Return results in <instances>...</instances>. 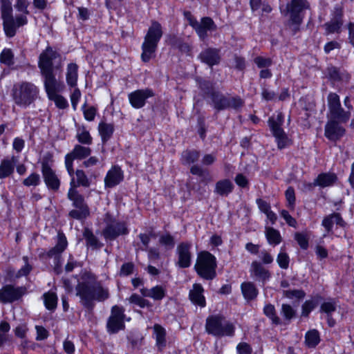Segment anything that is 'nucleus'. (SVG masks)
<instances>
[{"label": "nucleus", "mask_w": 354, "mask_h": 354, "mask_svg": "<svg viewBox=\"0 0 354 354\" xmlns=\"http://www.w3.org/2000/svg\"><path fill=\"white\" fill-rule=\"evenodd\" d=\"M75 290L81 305L88 312L94 310L95 301L104 302L110 297L108 288L104 287L91 271L85 270L80 274Z\"/></svg>", "instance_id": "1"}, {"label": "nucleus", "mask_w": 354, "mask_h": 354, "mask_svg": "<svg viewBox=\"0 0 354 354\" xmlns=\"http://www.w3.org/2000/svg\"><path fill=\"white\" fill-rule=\"evenodd\" d=\"M76 180L74 175L70 182V187L68 191L67 198L72 202V205L75 209L68 212V216L78 221L86 219L90 215V209L86 203L84 196L81 194L77 188L82 186L88 187L90 186V180L82 169H77L75 171Z\"/></svg>", "instance_id": "2"}, {"label": "nucleus", "mask_w": 354, "mask_h": 354, "mask_svg": "<svg viewBox=\"0 0 354 354\" xmlns=\"http://www.w3.org/2000/svg\"><path fill=\"white\" fill-rule=\"evenodd\" d=\"M218 262L216 257L207 250L198 252L194 266L197 275L203 280L212 281L217 277Z\"/></svg>", "instance_id": "3"}, {"label": "nucleus", "mask_w": 354, "mask_h": 354, "mask_svg": "<svg viewBox=\"0 0 354 354\" xmlns=\"http://www.w3.org/2000/svg\"><path fill=\"white\" fill-rule=\"evenodd\" d=\"M38 88L32 82H20L15 84L11 89V97L16 105L26 108L37 98Z\"/></svg>", "instance_id": "4"}, {"label": "nucleus", "mask_w": 354, "mask_h": 354, "mask_svg": "<svg viewBox=\"0 0 354 354\" xmlns=\"http://www.w3.org/2000/svg\"><path fill=\"white\" fill-rule=\"evenodd\" d=\"M205 331L214 337H233L235 335L234 324L226 321L225 317L221 313L209 315L205 320Z\"/></svg>", "instance_id": "5"}, {"label": "nucleus", "mask_w": 354, "mask_h": 354, "mask_svg": "<svg viewBox=\"0 0 354 354\" xmlns=\"http://www.w3.org/2000/svg\"><path fill=\"white\" fill-rule=\"evenodd\" d=\"M162 36V30L160 24L158 21H152L142 44L141 59L144 62H148L154 57Z\"/></svg>", "instance_id": "6"}, {"label": "nucleus", "mask_w": 354, "mask_h": 354, "mask_svg": "<svg viewBox=\"0 0 354 354\" xmlns=\"http://www.w3.org/2000/svg\"><path fill=\"white\" fill-rule=\"evenodd\" d=\"M103 221L105 226L102 231V234L106 241H113L120 236H126L129 234V229L126 221H116L114 215L106 212L104 214Z\"/></svg>", "instance_id": "7"}, {"label": "nucleus", "mask_w": 354, "mask_h": 354, "mask_svg": "<svg viewBox=\"0 0 354 354\" xmlns=\"http://www.w3.org/2000/svg\"><path fill=\"white\" fill-rule=\"evenodd\" d=\"M261 261L254 260L250 266L251 276L264 286L272 278L271 272L264 265L272 264L274 261L273 256L267 250H263L260 255Z\"/></svg>", "instance_id": "8"}, {"label": "nucleus", "mask_w": 354, "mask_h": 354, "mask_svg": "<svg viewBox=\"0 0 354 354\" xmlns=\"http://www.w3.org/2000/svg\"><path fill=\"white\" fill-rule=\"evenodd\" d=\"M59 57V53L55 51L51 47H47L46 49L40 54L38 66L40 68L41 75L44 77V83L57 80L54 74L53 61Z\"/></svg>", "instance_id": "9"}, {"label": "nucleus", "mask_w": 354, "mask_h": 354, "mask_svg": "<svg viewBox=\"0 0 354 354\" xmlns=\"http://www.w3.org/2000/svg\"><path fill=\"white\" fill-rule=\"evenodd\" d=\"M68 247V241L64 232H59L57 240L54 247L49 249L46 252L39 254L40 259L54 258L55 267L54 271L57 274L62 272V268L60 263L61 255Z\"/></svg>", "instance_id": "10"}, {"label": "nucleus", "mask_w": 354, "mask_h": 354, "mask_svg": "<svg viewBox=\"0 0 354 354\" xmlns=\"http://www.w3.org/2000/svg\"><path fill=\"white\" fill-rule=\"evenodd\" d=\"M125 309L122 306L114 305L107 319L106 330L110 334H115L125 328Z\"/></svg>", "instance_id": "11"}, {"label": "nucleus", "mask_w": 354, "mask_h": 354, "mask_svg": "<svg viewBox=\"0 0 354 354\" xmlns=\"http://www.w3.org/2000/svg\"><path fill=\"white\" fill-rule=\"evenodd\" d=\"M212 103L215 109L222 111L227 109H239L243 106L244 102L240 97H227L219 92H212Z\"/></svg>", "instance_id": "12"}, {"label": "nucleus", "mask_w": 354, "mask_h": 354, "mask_svg": "<svg viewBox=\"0 0 354 354\" xmlns=\"http://www.w3.org/2000/svg\"><path fill=\"white\" fill-rule=\"evenodd\" d=\"M344 11L342 7L336 6L331 13L330 19L323 25L325 35L340 34L344 25Z\"/></svg>", "instance_id": "13"}, {"label": "nucleus", "mask_w": 354, "mask_h": 354, "mask_svg": "<svg viewBox=\"0 0 354 354\" xmlns=\"http://www.w3.org/2000/svg\"><path fill=\"white\" fill-rule=\"evenodd\" d=\"M26 292L24 286H15L12 284L3 285L0 288V302L12 304L19 300Z\"/></svg>", "instance_id": "14"}, {"label": "nucleus", "mask_w": 354, "mask_h": 354, "mask_svg": "<svg viewBox=\"0 0 354 354\" xmlns=\"http://www.w3.org/2000/svg\"><path fill=\"white\" fill-rule=\"evenodd\" d=\"M1 12L3 21V28L8 37H13L16 32V26L12 16V3L10 0H1Z\"/></svg>", "instance_id": "15"}, {"label": "nucleus", "mask_w": 354, "mask_h": 354, "mask_svg": "<svg viewBox=\"0 0 354 354\" xmlns=\"http://www.w3.org/2000/svg\"><path fill=\"white\" fill-rule=\"evenodd\" d=\"M192 243L190 241H182L177 245L176 253L177 255L176 266L180 268H188L192 262Z\"/></svg>", "instance_id": "16"}, {"label": "nucleus", "mask_w": 354, "mask_h": 354, "mask_svg": "<svg viewBox=\"0 0 354 354\" xmlns=\"http://www.w3.org/2000/svg\"><path fill=\"white\" fill-rule=\"evenodd\" d=\"M309 8V3L306 0H291L284 8L280 6V11L285 16L289 15V18L303 19L302 12Z\"/></svg>", "instance_id": "17"}, {"label": "nucleus", "mask_w": 354, "mask_h": 354, "mask_svg": "<svg viewBox=\"0 0 354 354\" xmlns=\"http://www.w3.org/2000/svg\"><path fill=\"white\" fill-rule=\"evenodd\" d=\"M41 171L44 182L47 188L53 192L58 191L60 187L61 181L55 171L46 160H43L41 162Z\"/></svg>", "instance_id": "18"}, {"label": "nucleus", "mask_w": 354, "mask_h": 354, "mask_svg": "<svg viewBox=\"0 0 354 354\" xmlns=\"http://www.w3.org/2000/svg\"><path fill=\"white\" fill-rule=\"evenodd\" d=\"M328 105L332 117L341 122H346L350 118V112L345 111L341 106L339 97L331 93L328 96Z\"/></svg>", "instance_id": "19"}, {"label": "nucleus", "mask_w": 354, "mask_h": 354, "mask_svg": "<svg viewBox=\"0 0 354 354\" xmlns=\"http://www.w3.org/2000/svg\"><path fill=\"white\" fill-rule=\"evenodd\" d=\"M44 87L48 98L53 101L59 109H65L68 106L67 100L57 92L62 87L60 82L56 80L48 82H44Z\"/></svg>", "instance_id": "20"}, {"label": "nucleus", "mask_w": 354, "mask_h": 354, "mask_svg": "<svg viewBox=\"0 0 354 354\" xmlns=\"http://www.w3.org/2000/svg\"><path fill=\"white\" fill-rule=\"evenodd\" d=\"M153 95L154 93L153 91L149 88L138 89L130 93L128 95V98L131 105L133 108L140 109L145 105L146 100Z\"/></svg>", "instance_id": "21"}, {"label": "nucleus", "mask_w": 354, "mask_h": 354, "mask_svg": "<svg viewBox=\"0 0 354 354\" xmlns=\"http://www.w3.org/2000/svg\"><path fill=\"white\" fill-rule=\"evenodd\" d=\"M205 289L201 283H194L189 291L188 298L195 306L204 308L207 306L206 298L204 295Z\"/></svg>", "instance_id": "22"}, {"label": "nucleus", "mask_w": 354, "mask_h": 354, "mask_svg": "<svg viewBox=\"0 0 354 354\" xmlns=\"http://www.w3.org/2000/svg\"><path fill=\"white\" fill-rule=\"evenodd\" d=\"M334 223L337 226L344 228L347 225L346 222L344 220L342 215L339 212H333L324 217L322 221V226L328 234L333 232Z\"/></svg>", "instance_id": "23"}, {"label": "nucleus", "mask_w": 354, "mask_h": 354, "mask_svg": "<svg viewBox=\"0 0 354 354\" xmlns=\"http://www.w3.org/2000/svg\"><path fill=\"white\" fill-rule=\"evenodd\" d=\"M124 180V172L119 165H113L107 171L104 178V186L113 188Z\"/></svg>", "instance_id": "24"}, {"label": "nucleus", "mask_w": 354, "mask_h": 354, "mask_svg": "<svg viewBox=\"0 0 354 354\" xmlns=\"http://www.w3.org/2000/svg\"><path fill=\"white\" fill-rule=\"evenodd\" d=\"M198 59L210 67L218 65L221 59L220 50L216 48H207L198 55Z\"/></svg>", "instance_id": "25"}, {"label": "nucleus", "mask_w": 354, "mask_h": 354, "mask_svg": "<svg viewBox=\"0 0 354 354\" xmlns=\"http://www.w3.org/2000/svg\"><path fill=\"white\" fill-rule=\"evenodd\" d=\"M324 300V297L320 293L310 295V298L305 300L301 304V317H309L310 313Z\"/></svg>", "instance_id": "26"}, {"label": "nucleus", "mask_w": 354, "mask_h": 354, "mask_svg": "<svg viewBox=\"0 0 354 354\" xmlns=\"http://www.w3.org/2000/svg\"><path fill=\"white\" fill-rule=\"evenodd\" d=\"M193 28L196 32L199 38L204 41L208 37L207 31L214 30L216 26L214 21L209 17H203L201 21H198Z\"/></svg>", "instance_id": "27"}, {"label": "nucleus", "mask_w": 354, "mask_h": 354, "mask_svg": "<svg viewBox=\"0 0 354 354\" xmlns=\"http://www.w3.org/2000/svg\"><path fill=\"white\" fill-rule=\"evenodd\" d=\"M240 288L244 299L248 302L255 300L259 294V289L252 281L242 282Z\"/></svg>", "instance_id": "28"}, {"label": "nucleus", "mask_w": 354, "mask_h": 354, "mask_svg": "<svg viewBox=\"0 0 354 354\" xmlns=\"http://www.w3.org/2000/svg\"><path fill=\"white\" fill-rule=\"evenodd\" d=\"M153 335L156 339V346L158 351L162 352L167 346L166 329L159 324H155L153 326Z\"/></svg>", "instance_id": "29"}, {"label": "nucleus", "mask_w": 354, "mask_h": 354, "mask_svg": "<svg viewBox=\"0 0 354 354\" xmlns=\"http://www.w3.org/2000/svg\"><path fill=\"white\" fill-rule=\"evenodd\" d=\"M337 176L333 172H322L315 179V184L321 187L333 186L337 181Z\"/></svg>", "instance_id": "30"}, {"label": "nucleus", "mask_w": 354, "mask_h": 354, "mask_svg": "<svg viewBox=\"0 0 354 354\" xmlns=\"http://www.w3.org/2000/svg\"><path fill=\"white\" fill-rule=\"evenodd\" d=\"M234 189V185L232 182L228 178H225L216 183L214 193L221 196H227L233 192Z\"/></svg>", "instance_id": "31"}, {"label": "nucleus", "mask_w": 354, "mask_h": 354, "mask_svg": "<svg viewBox=\"0 0 354 354\" xmlns=\"http://www.w3.org/2000/svg\"><path fill=\"white\" fill-rule=\"evenodd\" d=\"M83 237L86 241V245L93 250L100 249L103 246L98 238L93 234L91 229L84 227L82 232Z\"/></svg>", "instance_id": "32"}, {"label": "nucleus", "mask_w": 354, "mask_h": 354, "mask_svg": "<svg viewBox=\"0 0 354 354\" xmlns=\"http://www.w3.org/2000/svg\"><path fill=\"white\" fill-rule=\"evenodd\" d=\"M16 158L12 156L11 159H3L0 164V179H4L12 175L15 170Z\"/></svg>", "instance_id": "33"}, {"label": "nucleus", "mask_w": 354, "mask_h": 354, "mask_svg": "<svg viewBox=\"0 0 354 354\" xmlns=\"http://www.w3.org/2000/svg\"><path fill=\"white\" fill-rule=\"evenodd\" d=\"M42 299L46 309L52 313L55 312L58 302L57 293L54 291L48 290L43 294Z\"/></svg>", "instance_id": "34"}, {"label": "nucleus", "mask_w": 354, "mask_h": 354, "mask_svg": "<svg viewBox=\"0 0 354 354\" xmlns=\"http://www.w3.org/2000/svg\"><path fill=\"white\" fill-rule=\"evenodd\" d=\"M263 313L270 320L272 325L280 326L283 324L281 319L277 314L274 305L272 304L268 303L265 304L263 308Z\"/></svg>", "instance_id": "35"}, {"label": "nucleus", "mask_w": 354, "mask_h": 354, "mask_svg": "<svg viewBox=\"0 0 354 354\" xmlns=\"http://www.w3.org/2000/svg\"><path fill=\"white\" fill-rule=\"evenodd\" d=\"M283 124V115L280 112L273 114L268 120V125L273 133H284Z\"/></svg>", "instance_id": "36"}, {"label": "nucleus", "mask_w": 354, "mask_h": 354, "mask_svg": "<svg viewBox=\"0 0 354 354\" xmlns=\"http://www.w3.org/2000/svg\"><path fill=\"white\" fill-rule=\"evenodd\" d=\"M265 236L269 245L276 246L282 241V236L279 230L272 227H266Z\"/></svg>", "instance_id": "37"}, {"label": "nucleus", "mask_w": 354, "mask_h": 354, "mask_svg": "<svg viewBox=\"0 0 354 354\" xmlns=\"http://www.w3.org/2000/svg\"><path fill=\"white\" fill-rule=\"evenodd\" d=\"M190 173L192 175L200 177V183L205 185L212 180V177L209 170L207 169H203L198 165H192L190 168Z\"/></svg>", "instance_id": "38"}, {"label": "nucleus", "mask_w": 354, "mask_h": 354, "mask_svg": "<svg viewBox=\"0 0 354 354\" xmlns=\"http://www.w3.org/2000/svg\"><path fill=\"white\" fill-rule=\"evenodd\" d=\"M320 341V335L317 329H311L306 333L304 342L308 348H315Z\"/></svg>", "instance_id": "39"}, {"label": "nucleus", "mask_w": 354, "mask_h": 354, "mask_svg": "<svg viewBox=\"0 0 354 354\" xmlns=\"http://www.w3.org/2000/svg\"><path fill=\"white\" fill-rule=\"evenodd\" d=\"M280 313L286 324H290L297 317V310L289 304H281Z\"/></svg>", "instance_id": "40"}, {"label": "nucleus", "mask_w": 354, "mask_h": 354, "mask_svg": "<svg viewBox=\"0 0 354 354\" xmlns=\"http://www.w3.org/2000/svg\"><path fill=\"white\" fill-rule=\"evenodd\" d=\"M292 134H272L277 148L282 150L290 147L293 145Z\"/></svg>", "instance_id": "41"}, {"label": "nucleus", "mask_w": 354, "mask_h": 354, "mask_svg": "<svg viewBox=\"0 0 354 354\" xmlns=\"http://www.w3.org/2000/svg\"><path fill=\"white\" fill-rule=\"evenodd\" d=\"M77 70L78 66L75 63H71L67 66L66 82L67 84L74 87L77 85Z\"/></svg>", "instance_id": "42"}, {"label": "nucleus", "mask_w": 354, "mask_h": 354, "mask_svg": "<svg viewBox=\"0 0 354 354\" xmlns=\"http://www.w3.org/2000/svg\"><path fill=\"white\" fill-rule=\"evenodd\" d=\"M158 243L165 250H171L174 248L176 241L174 236L169 232H165L159 236Z\"/></svg>", "instance_id": "43"}, {"label": "nucleus", "mask_w": 354, "mask_h": 354, "mask_svg": "<svg viewBox=\"0 0 354 354\" xmlns=\"http://www.w3.org/2000/svg\"><path fill=\"white\" fill-rule=\"evenodd\" d=\"M337 310V304L334 298H328L326 301L320 303L319 312L322 314L331 315Z\"/></svg>", "instance_id": "44"}, {"label": "nucleus", "mask_w": 354, "mask_h": 354, "mask_svg": "<svg viewBox=\"0 0 354 354\" xmlns=\"http://www.w3.org/2000/svg\"><path fill=\"white\" fill-rule=\"evenodd\" d=\"M200 152L197 150L187 149L182 153L181 160L184 165H190L198 161Z\"/></svg>", "instance_id": "45"}, {"label": "nucleus", "mask_w": 354, "mask_h": 354, "mask_svg": "<svg viewBox=\"0 0 354 354\" xmlns=\"http://www.w3.org/2000/svg\"><path fill=\"white\" fill-rule=\"evenodd\" d=\"M129 301L130 304L136 305L141 308L152 307V304L150 301L143 298L136 293H133L129 297Z\"/></svg>", "instance_id": "46"}, {"label": "nucleus", "mask_w": 354, "mask_h": 354, "mask_svg": "<svg viewBox=\"0 0 354 354\" xmlns=\"http://www.w3.org/2000/svg\"><path fill=\"white\" fill-rule=\"evenodd\" d=\"M91 150L89 147L76 145L71 151V154L77 160H82L90 156Z\"/></svg>", "instance_id": "47"}, {"label": "nucleus", "mask_w": 354, "mask_h": 354, "mask_svg": "<svg viewBox=\"0 0 354 354\" xmlns=\"http://www.w3.org/2000/svg\"><path fill=\"white\" fill-rule=\"evenodd\" d=\"M285 197L287 201L286 206L290 210H294L296 205L295 191L293 187L289 186L285 191Z\"/></svg>", "instance_id": "48"}, {"label": "nucleus", "mask_w": 354, "mask_h": 354, "mask_svg": "<svg viewBox=\"0 0 354 354\" xmlns=\"http://www.w3.org/2000/svg\"><path fill=\"white\" fill-rule=\"evenodd\" d=\"M167 294V290L161 285H156L151 288V298L154 301H161Z\"/></svg>", "instance_id": "49"}, {"label": "nucleus", "mask_w": 354, "mask_h": 354, "mask_svg": "<svg viewBox=\"0 0 354 354\" xmlns=\"http://www.w3.org/2000/svg\"><path fill=\"white\" fill-rule=\"evenodd\" d=\"M303 21V19H292L289 18L285 24L286 28L294 35L300 30V26Z\"/></svg>", "instance_id": "50"}, {"label": "nucleus", "mask_w": 354, "mask_h": 354, "mask_svg": "<svg viewBox=\"0 0 354 354\" xmlns=\"http://www.w3.org/2000/svg\"><path fill=\"white\" fill-rule=\"evenodd\" d=\"M283 295L289 299L295 298L301 301L306 297V292L302 289L287 290H283Z\"/></svg>", "instance_id": "51"}, {"label": "nucleus", "mask_w": 354, "mask_h": 354, "mask_svg": "<svg viewBox=\"0 0 354 354\" xmlns=\"http://www.w3.org/2000/svg\"><path fill=\"white\" fill-rule=\"evenodd\" d=\"M41 183V178L36 172L31 173L27 178L23 180L22 184L26 187H37Z\"/></svg>", "instance_id": "52"}, {"label": "nucleus", "mask_w": 354, "mask_h": 354, "mask_svg": "<svg viewBox=\"0 0 354 354\" xmlns=\"http://www.w3.org/2000/svg\"><path fill=\"white\" fill-rule=\"evenodd\" d=\"M290 257L286 252L280 251L277 257V263L280 268L287 270L290 264Z\"/></svg>", "instance_id": "53"}, {"label": "nucleus", "mask_w": 354, "mask_h": 354, "mask_svg": "<svg viewBox=\"0 0 354 354\" xmlns=\"http://www.w3.org/2000/svg\"><path fill=\"white\" fill-rule=\"evenodd\" d=\"M171 44L179 49L182 53L189 54L192 50V47L188 44L175 37L171 39Z\"/></svg>", "instance_id": "54"}, {"label": "nucleus", "mask_w": 354, "mask_h": 354, "mask_svg": "<svg viewBox=\"0 0 354 354\" xmlns=\"http://www.w3.org/2000/svg\"><path fill=\"white\" fill-rule=\"evenodd\" d=\"M295 240L297 241L301 249L306 250L308 248L309 238L306 234L296 232L295 234Z\"/></svg>", "instance_id": "55"}, {"label": "nucleus", "mask_w": 354, "mask_h": 354, "mask_svg": "<svg viewBox=\"0 0 354 354\" xmlns=\"http://www.w3.org/2000/svg\"><path fill=\"white\" fill-rule=\"evenodd\" d=\"M344 131L339 124L336 119L333 118L328 120L325 127V133H342Z\"/></svg>", "instance_id": "56"}, {"label": "nucleus", "mask_w": 354, "mask_h": 354, "mask_svg": "<svg viewBox=\"0 0 354 354\" xmlns=\"http://www.w3.org/2000/svg\"><path fill=\"white\" fill-rule=\"evenodd\" d=\"M23 260L25 265L23 266L17 272L16 278L28 276L32 270V266L28 263V257L27 256L23 257Z\"/></svg>", "instance_id": "57"}, {"label": "nucleus", "mask_w": 354, "mask_h": 354, "mask_svg": "<svg viewBox=\"0 0 354 354\" xmlns=\"http://www.w3.org/2000/svg\"><path fill=\"white\" fill-rule=\"evenodd\" d=\"M134 270L135 265L133 262H125L121 266L118 274L122 277H128L134 272Z\"/></svg>", "instance_id": "58"}, {"label": "nucleus", "mask_w": 354, "mask_h": 354, "mask_svg": "<svg viewBox=\"0 0 354 354\" xmlns=\"http://www.w3.org/2000/svg\"><path fill=\"white\" fill-rule=\"evenodd\" d=\"M14 55L10 49H4L0 55V61L1 63L10 66L14 64Z\"/></svg>", "instance_id": "59"}, {"label": "nucleus", "mask_w": 354, "mask_h": 354, "mask_svg": "<svg viewBox=\"0 0 354 354\" xmlns=\"http://www.w3.org/2000/svg\"><path fill=\"white\" fill-rule=\"evenodd\" d=\"M76 158L71 154V152L65 156V167L70 176L75 175V171L73 169V161Z\"/></svg>", "instance_id": "60"}, {"label": "nucleus", "mask_w": 354, "mask_h": 354, "mask_svg": "<svg viewBox=\"0 0 354 354\" xmlns=\"http://www.w3.org/2000/svg\"><path fill=\"white\" fill-rule=\"evenodd\" d=\"M234 182L239 187L242 189H249V180L244 174L241 173H239L236 175L234 178Z\"/></svg>", "instance_id": "61"}, {"label": "nucleus", "mask_w": 354, "mask_h": 354, "mask_svg": "<svg viewBox=\"0 0 354 354\" xmlns=\"http://www.w3.org/2000/svg\"><path fill=\"white\" fill-rule=\"evenodd\" d=\"M281 216L285 220L287 225L292 227H296L297 225V220L292 217L289 212L286 209H282L280 211Z\"/></svg>", "instance_id": "62"}, {"label": "nucleus", "mask_w": 354, "mask_h": 354, "mask_svg": "<svg viewBox=\"0 0 354 354\" xmlns=\"http://www.w3.org/2000/svg\"><path fill=\"white\" fill-rule=\"evenodd\" d=\"M237 354H252V348L251 345L247 342H240L236 347Z\"/></svg>", "instance_id": "63"}, {"label": "nucleus", "mask_w": 354, "mask_h": 354, "mask_svg": "<svg viewBox=\"0 0 354 354\" xmlns=\"http://www.w3.org/2000/svg\"><path fill=\"white\" fill-rule=\"evenodd\" d=\"M256 204L257 205L258 208L261 213L266 214L272 210L270 203L267 202L261 198H258L256 199Z\"/></svg>", "instance_id": "64"}]
</instances>
